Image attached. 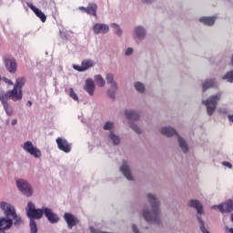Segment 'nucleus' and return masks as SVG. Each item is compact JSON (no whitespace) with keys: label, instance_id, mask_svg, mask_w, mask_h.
Segmentation results:
<instances>
[{"label":"nucleus","instance_id":"f257e3e1","mask_svg":"<svg viewBox=\"0 0 233 233\" xmlns=\"http://www.w3.org/2000/svg\"><path fill=\"white\" fill-rule=\"evenodd\" d=\"M25 210L27 218L30 219L31 233H37V223H35V219H41L43 214L50 223H57L59 221V217L50 208L43 207L42 208H35L34 203L28 202Z\"/></svg>","mask_w":233,"mask_h":233},{"label":"nucleus","instance_id":"f03ea898","mask_svg":"<svg viewBox=\"0 0 233 233\" xmlns=\"http://www.w3.org/2000/svg\"><path fill=\"white\" fill-rule=\"evenodd\" d=\"M26 83V78L25 76H21L16 78L15 86L13 89L6 91L0 88V99L4 98V101H8V99H12V101H21L23 99V87Z\"/></svg>","mask_w":233,"mask_h":233},{"label":"nucleus","instance_id":"7ed1b4c3","mask_svg":"<svg viewBox=\"0 0 233 233\" xmlns=\"http://www.w3.org/2000/svg\"><path fill=\"white\" fill-rule=\"evenodd\" d=\"M147 198L149 199L153 212L144 210L143 217L147 223H157V225H159V202L152 194H148Z\"/></svg>","mask_w":233,"mask_h":233},{"label":"nucleus","instance_id":"20e7f679","mask_svg":"<svg viewBox=\"0 0 233 233\" xmlns=\"http://www.w3.org/2000/svg\"><path fill=\"white\" fill-rule=\"evenodd\" d=\"M0 208L1 210H3L7 219H12L15 221L14 225H15V227H19V225H21L23 220L21 219V217L17 215V213L15 212V208H14L12 204L6 202H0Z\"/></svg>","mask_w":233,"mask_h":233},{"label":"nucleus","instance_id":"39448f33","mask_svg":"<svg viewBox=\"0 0 233 233\" xmlns=\"http://www.w3.org/2000/svg\"><path fill=\"white\" fill-rule=\"evenodd\" d=\"M221 99V93L211 96L207 100H203L202 103L205 105L207 108V112L209 116H213L214 112H216V108H218V102Z\"/></svg>","mask_w":233,"mask_h":233},{"label":"nucleus","instance_id":"423d86ee","mask_svg":"<svg viewBox=\"0 0 233 233\" xmlns=\"http://www.w3.org/2000/svg\"><path fill=\"white\" fill-rule=\"evenodd\" d=\"M106 79L107 81L108 85H111V87L107 90V96L111 99H115L116 97V91L117 90V84L116 81H114V75L112 74H107L106 76Z\"/></svg>","mask_w":233,"mask_h":233},{"label":"nucleus","instance_id":"0eeeda50","mask_svg":"<svg viewBox=\"0 0 233 233\" xmlns=\"http://www.w3.org/2000/svg\"><path fill=\"white\" fill-rule=\"evenodd\" d=\"M16 185L20 192L26 196L27 198H30L33 194L32 186L28 184L26 180H17Z\"/></svg>","mask_w":233,"mask_h":233},{"label":"nucleus","instance_id":"6e6552de","mask_svg":"<svg viewBox=\"0 0 233 233\" xmlns=\"http://www.w3.org/2000/svg\"><path fill=\"white\" fill-rule=\"evenodd\" d=\"M23 148L25 152H27L34 157H41V150H39L36 147H34L31 141H26L24 143Z\"/></svg>","mask_w":233,"mask_h":233},{"label":"nucleus","instance_id":"1a4fd4ad","mask_svg":"<svg viewBox=\"0 0 233 233\" xmlns=\"http://www.w3.org/2000/svg\"><path fill=\"white\" fill-rule=\"evenodd\" d=\"M95 65L96 62H94V60L85 59L82 61L81 66L75 65L73 66V68L77 72H86L88 68L94 67Z\"/></svg>","mask_w":233,"mask_h":233},{"label":"nucleus","instance_id":"9d476101","mask_svg":"<svg viewBox=\"0 0 233 233\" xmlns=\"http://www.w3.org/2000/svg\"><path fill=\"white\" fill-rule=\"evenodd\" d=\"M4 64L9 74H15L17 72V62L15 58H5Z\"/></svg>","mask_w":233,"mask_h":233},{"label":"nucleus","instance_id":"9b49d317","mask_svg":"<svg viewBox=\"0 0 233 233\" xmlns=\"http://www.w3.org/2000/svg\"><path fill=\"white\" fill-rule=\"evenodd\" d=\"M211 208L213 210L218 209L219 212L224 214V212H232L233 211V201L232 200H228L227 202H224L218 206H213Z\"/></svg>","mask_w":233,"mask_h":233},{"label":"nucleus","instance_id":"f8f14e48","mask_svg":"<svg viewBox=\"0 0 233 233\" xmlns=\"http://www.w3.org/2000/svg\"><path fill=\"white\" fill-rule=\"evenodd\" d=\"M56 145L59 150H62V152H66V154H68V152L72 150V146L65 138H61V137L56 138Z\"/></svg>","mask_w":233,"mask_h":233},{"label":"nucleus","instance_id":"ddd939ff","mask_svg":"<svg viewBox=\"0 0 233 233\" xmlns=\"http://www.w3.org/2000/svg\"><path fill=\"white\" fill-rule=\"evenodd\" d=\"M64 218L67 224L68 228H74L77 223H79V219L76 218L72 213L64 214Z\"/></svg>","mask_w":233,"mask_h":233},{"label":"nucleus","instance_id":"4468645a","mask_svg":"<svg viewBox=\"0 0 233 233\" xmlns=\"http://www.w3.org/2000/svg\"><path fill=\"white\" fill-rule=\"evenodd\" d=\"M12 225H14L12 218H0V232H5V230H8V228H12Z\"/></svg>","mask_w":233,"mask_h":233},{"label":"nucleus","instance_id":"2eb2a0df","mask_svg":"<svg viewBox=\"0 0 233 233\" xmlns=\"http://www.w3.org/2000/svg\"><path fill=\"white\" fill-rule=\"evenodd\" d=\"M26 5L28 8H30L34 12V14H35L36 17H39L42 23H45L46 21V15H45V13H43V11L35 7L32 3H27Z\"/></svg>","mask_w":233,"mask_h":233},{"label":"nucleus","instance_id":"dca6fc26","mask_svg":"<svg viewBox=\"0 0 233 233\" xmlns=\"http://www.w3.org/2000/svg\"><path fill=\"white\" fill-rule=\"evenodd\" d=\"M110 27L105 24H95L93 25V31L95 34H108Z\"/></svg>","mask_w":233,"mask_h":233},{"label":"nucleus","instance_id":"f3484780","mask_svg":"<svg viewBox=\"0 0 233 233\" xmlns=\"http://www.w3.org/2000/svg\"><path fill=\"white\" fill-rule=\"evenodd\" d=\"M84 89L89 96H94V92L96 91V84L92 79H86Z\"/></svg>","mask_w":233,"mask_h":233},{"label":"nucleus","instance_id":"a211bd4d","mask_svg":"<svg viewBox=\"0 0 233 233\" xmlns=\"http://www.w3.org/2000/svg\"><path fill=\"white\" fill-rule=\"evenodd\" d=\"M161 134L167 136V137H172V136H177V131L170 127H165L161 129Z\"/></svg>","mask_w":233,"mask_h":233},{"label":"nucleus","instance_id":"6ab92c4d","mask_svg":"<svg viewBox=\"0 0 233 233\" xmlns=\"http://www.w3.org/2000/svg\"><path fill=\"white\" fill-rule=\"evenodd\" d=\"M120 170L124 174L125 177L128 179V181H132V173L130 172V169L128 168V165H127V162H124V164L120 167Z\"/></svg>","mask_w":233,"mask_h":233},{"label":"nucleus","instance_id":"aec40b11","mask_svg":"<svg viewBox=\"0 0 233 233\" xmlns=\"http://www.w3.org/2000/svg\"><path fill=\"white\" fill-rule=\"evenodd\" d=\"M88 15H93V17H97V5L94 3H89L87 5Z\"/></svg>","mask_w":233,"mask_h":233},{"label":"nucleus","instance_id":"412c9836","mask_svg":"<svg viewBox=\"0 0 233 233\" xmlns=\"http://www.w3.org/2000/svg\"><path fill=\"white\" fill-rule=\"evenodd\" d=\"M191 208H196L198 214H203V205L199 203V200H191L189 202Z\"/></svg>","mask_w":233,"mask_h":233},{"label":"nucleus","instance_id":"4be33fe9","mask_svg":"<svg viewBox=\"0 0 233 233\" xmlns=\"http://www.w3.org/2000/svg\"><path fill=\"white\" fill-rule=\"evenodd\" d=\"M200 23H203V25H207V26H212L214 23H216V17L215 16H203L199 19Z\"/></svg>","mask_w":233,"mask_h":233},{"label":"nucleus","instance_id":"5701e85b","mask_svg":"<svg viewBox=\"0 0 233 233\" xmlns=\"http://www.w3.org/2000/svg\"><path fill=\"white\" fill-rule=\"evenodd\" d=\"M0 102L2 103V106H4V110L5 111L7 116H12L14 114V109L10 107V105L8 104L7 100H5V98H0Z\"/></svg>","mask_w":233,"mask_h":233},{"label":"nucleus","instance_id":"b1692460","mask_svg":"<svg viewBox=\"0 0 233 233\" xmlns=\"http://www.w3.org/2000/svg\"><path fill=\"white\" fill-rule=\"evenodd\" d=\"M126 116L127 119H132L133 121H137L140 117L138 113L134 110H126Z\"/></svg>","mask_w":233,"mask_h":233},{"label":"nucleus","instance_id":"393cba45","mask_svg":"<svg viewBox=\"0 0 233 233\" xmlns=\"http://www.w3.org/2000/svg\"><path fill=\"white\" fill-rule=\"evenodd\" d=\"M215 86H216V79L206 81L202 85L203 92H206V90H208V88H214Z\"/></svg>","mask_w":233,"mask_h":233},{"label":"nucleus","instance_id":"a878e982","mask_svg":"<svg viewBox=\"0 0 233 233\" xmlns=\"http://www.w3.org/2000/svg\"><path fill=\"white\" fill-rule=\"evenodd\" d=\"M135 34H136L137 39H143L145 37V35H147V32H145V29L140 26H138L135 29Z\"/></svg>","mask_w":233,"mask_h":233},{"label":"nucleus","instance_id":"bb28decb","mask_svg":"<svg viewBox=\"0 0 233 233\" xmlns=\"http://www.w3.org/2000/svg\"><path fill=\"white\" fill-rule=\"evenodd\" d=\"M177 137H178V143H179L180 148L185 153L188 152V146L187 145V141H185V139H183L181 137H179V135H177Z\"/></svg>","mask_w":233,"mask_h":233},{"label":"nucleus","instance_id":"cd10ccee","mask_svg":"<svg viewBox=\"0 0 233 233\" xmlns=\"http://www.w3.org/2000/svg\"><path fill=\"white\" fill-rule=\"evenodd\" d=\"M222 79L224 81H228V83H233V70L226 73V75L222 76Z\"/></svg>","mask_w":233,"mask_h":233},{"label":"nucleus","instance_id":"c85d7f7f","mask_svg":"<svg viewBox=\"0 0 233 233\" xmlns=\"http://www.w3.org/2000/svg\"><path fill=\"white\" fill-rule=\"evenodd\" d=\"M95 81L96 85H98V86H101V87L105 86V79L100 75L95 76Z\"/></svg>","mask_w":233,"mask_h":233},{"label":"nucleus","instance_id":"c756f323","mask_svg":"<svg viewBox=\"0 0 233 233\" xmlns=\"http://www.w3.org/2000/svg\"><path fill=\"white\" fill-rule=\"evenodd\" d=\"M110 139L113 142V145H119V143H121L119 137L114 135L112 132L110 133Z\"/></svg>","mask_w":233,"mask_h":233},{"label":"nucleus","instance_id":"7c9ffc66","mask_svg":"<svg viewBox=\"0 0 233 233\" xmlns=\"http://www.w3.org/2000/svg\"><path fill=\"white\" fill-rule=\"evenodd\" d=\"M198 223H200V230L203 233H210L208 232V230H207V228H205V222L203 221V219L201 218V217H198Z\"/></svg>","mask_w":233,"mask_h":233},{"label":"nucleus","instance_id":"2f4dec72","mask_svg":"<svg viewBox=\"0 0 233 233\" xmlns=\"http://www.w3.org/2000/svg\"><path fill=\"white\" fill-rule=\"evenodd\" d=\"M135 88L136 90H137V92H140V93L145 92V86L140 82H137L135 84Z\"/></svg>","mask_w":233,"mask_h":233},{"label":"nucleus","instance_id":"473e14b6","mask_svg":"<svg viewBox=\"0 0 233 233\" xmlns=\"http://www.w3.org/2000/svg\"><path fill=\"white\" fill-rule=\"evenodd\" d=\"M69 97H72L74 101H79V98L77 97V94H76V91H74V88H69Z\"/></svg>","mask_w":233,"mask_h":233},{"label":"nucleus","instance_id":"72a5a7b5","mask_svg":"<svg viewBox=\"0 0 233 233\" xmlns=\"http://www.w3.org/2000/svg\"><path fill=\"white\" fill-rule=\"evenodd\" d=\"M114 127V123L108 121L104 126V130H111V128Z\"/></svg>","mask_w":233,"mask_h":233},{"label":"nucleus","instance_id":"f704fd0d","mask_svg":"<svg viewBox=\"0 0 233 233\" xmlns=\"http://www.w3.org/2000/svg\"><path fill=\"white\" fill-rule=\"evenodd\" d=\"M132 130H135L137 134H141V128L137 127L136 124L131 125Z\"/></svg>","mask_w":233,"mask_h":233},{"label":"nucleus","instance_id":"c9c22d12","mask_svg":"<svg viewBox=\"0 0 233 233\" xmlns=\"http://www.w3.org/2000/svg\"><path fill=\"white\" fill-rule=\"evenodd\" d=\"M113 28H115V30H116V34L118 35H121V28H119V25L117 24H112Z\"/></svg>","mask_w":233,"mask_h":233},{"label":"nucleus","instance_id":"e433bc0d","mask_svg":"<svg viewBox=\"0 0 233 233\" xmlns=\"http://www.w3.org/2000/svg\"><path fill=\"white\" fill-rule=\"evenodd\" d=\"M5 83H6V85H10V86H14V82L6 77L3 78Z\"/></svg>","mask_w":233,"mask_h":233},{"label":"nucleus","instance_id":"4c0bfd02","mask_svg":"<svg viewBox=\"0 0 233 233\" xmlns=\"http://www.w3.org/2000/svg\"><path fill=\"white\" fill-rule=\"evenodd\" d=\"M78 10H80L84 14H87V7L80 6V7H78Z\"/></svg>","mask_w":233,"mask_h":233},{"label":"nucleus","instance_id":"58836bf2","mask_svg":"<svg viewBox=\"0 0 233 233\" xmlns=\"http://www.w3.org/2000/svg\"><path fill=\"white\" fill-rule=\"evenodd\" d=\"M132 52H134V49L128 47L127 50L126 51V56H131Z\"/></svg>","mask_w":233,"mask_h":233},{"label":"nucleus","instance_id":"ea45409f","mask_svg":"<svg viewBox=\"0 0 233 233\" xmlns=\"http://www.w3.org/2000/svg\"><path fill=\"white\" fill-rule=\"evenodd\" d=\"M222 165H224V167H228V168H232V164H230V162H223Z\"/></svg>","mask_w":233,"mask_h":233},{"label":"nucleus","instance_id":"a19ab883","mask_svg":"<svg viewBox=\"0 0 233 233\" xmlns=\"http://www.w3.org/2000/svg\"><path fill=\"white\" fill-rule=\"evenodd\" d=\"M228 121L233 123V115H228Z\"/></svg>","mask_w":233,"mask_h":233},{"label":"nucleus","instance_id":"79ce46f5","mask_svg":"<svg viewBox=\"0 0 233 233\" xmlns=\"http://www.w3.org/2000/svg\"><path fill=\"white\" fill-rule=\"evenodd\" d=\"M11 125H13V126L17 125V119H13L11 121Z\"/></svg>","mask_w":233,"mask_h":233},{"label":"nucleus","instance_id":"37998d69","mask_svg":"<svg viewBox=\"0 0 233 233\" xmlns=\"http://www.w3.org/2000/svg\"><path fill=\"white\" fill-rule=\"evenodd\" d=\"M27 105H28L29 106H32V101L29 100V101L27 102Z\"/></svg>","mask_w":233,"mask_h":233},{"label":"nucleus","instance_id":"c03bdc74","mask_svg":"<svg viewBox=\"0 0 233 233\" xmlns=\"http://www.w3.org/2000/svg\"><path fill=\"white\" fill-rule=\"evenodd\" d=\"M228 232L233 233V228H229Z\"/></svg>","mask_w":233,"mask_h":233},{"label":"nucleus","instance_id":"a18cd8bd","mask_svg":"<svg viewBox=\"0 0 233 233\" xmlns=\"http://www.w3.org/2000/svg\"><path fill=\"white\" fill-rule=\"evenodd\" d=\"M144 3H150V0H143Z\"/></svg>","mask_w":233,"mask_h":233},{"label":"nucleus","instance_id":"49530a36","mask_svg":"<svg viewBox=\"0 0 233 233\" xmlns=\"http://www.w3.org/2000/svg\"><path fill=\"white\" fill-rule=\"evenodd\" d=\"M231 221L233 222V214H231Z\"/></svg>","mask_w":233,"mask_h":233},{"label":"nucleus","instance_id":"de8ad7c7","mask_svg":"<svg viewBox=\"0 0 233 233\" xmlns=\"http://www.w3.org/2000/svg\"><path fill=\"white\" fill-rule=\"evenodd\" d=\"M223 112H224V114H225V113L227 112V109H224V111H223Z\"/></svg>","mask_w":233,"mask_h":233},{"label":"nucleus","instance_id":"09e8293b","mask_svg":"<svg viewBox=\"0 0 233 233\" xmlns=\"http://www.w3.org/2000/svg\"><path fill=\"white\" fill-rule=\"evenodd\" d=\"M0 233H5V231H0Z\"/></svg>","mask_w":233,"mask_h":233}]
</instances>
